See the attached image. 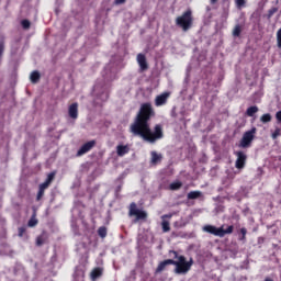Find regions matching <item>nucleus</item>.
I'll use <instances>...</instances> for the list:
<instances>
[{
    "label": "nucleus",
    "mask_w": 281,
    "mask_h": 281,
    "mask_svg": "<svg viewBox=\"0 0 281 281\" xmlns=\"http://www.w3.org/2000/svg\"><path fill=\"white\" fill-rule=\"evenodd\" d=\"M276 12H278V8H271L268 11V19H271V16H273V14H276Z\"/></svg>",
    "instance_id": "obj_33"
},
{
    "label": "nucleus",
    "mask_w": 281,
    "mask_h": 281,
    "mask_svg": "<svg viewBox=\"0 0 281 281\" xmlns=\"http://www.w3.org/2000/svg\"><path fill=\"white\" fill-rule=\"evenodd\" d=\"M203 231L213 236H218V238H225L227 234H234V225L227 226L226 229H223V226L216 227L214 225H205Z\"/></svg>",
    "instance_id": "obj_3"
},
{
    "label": "nucleus",
    "mask_w": 281,
    "mask_h": 281,
    "mask_svg": "<svg viewBox=\"0 0 281 281\" xmlns=\"http://www.w3.org/2000/svg\"><path fill=\"white\" fill-rule=\"evenodd\" d=\"M4 49H5V41L2 38L0 41V58H1V56H3Z\"/></svg>",
    "instance_id": "obj_29"
},
{
    "label": "nucleus",
    "mask_w": 281,
    "mask_h": 281,
    "mask_svg": "<svg viewBox=\"0 0 281 281\" xmlns=\"http://www.w3.org/2000/svg\"><path fill=\"white\" fill-rule=\"evenodd\" d=\"M280 135H281V130H280V127H277L274 130V132L272 133L271 137H272V139H278V137H280Z\"/></svg>",
    "instance_id": "obj_28"
},
{
    "label": "nucleus",
    "mask_w": 281,
    "mask_h": 281,
    "mask_svg": "<svg viewBox=\"0 0 281 281\" xmlns=\"http://www.w3.org/2000/svg\"><path fill=\"white\" fill-rule=\"evenodd\" d=\"M21 25L24 30H30V20H22Z\"/></svg>",
    "instance_id": "obj_30"
},
{
    "label": "nucleus",
    "mask_w": 281,
    "mask_h": 281,
    "mask_svg": "<svg viewBox=\"0 0 281 281\" xmlns=\"http://www.w3.org/2000/svg\"><path fill=\"white\" fill-rule=\"evenodd\" d=\"M38 188L45 192V190H47L49 188V183L43 182L42 184H40Z\"/></svg>",
    "instance_id": "obj_35"
},
{
    "label": "nucleus",
    "mask_w": 281,
    "mask_h": 281,
    "mask_svg": "<svg viewBox=\"0 0 281 281\" xmlns=\"http://www.w3.org/2000/svg\"><path fill=\"white\" fill-rule=\"evenodd\" d=\"M128 153H131V147H128V145L116 146V155L119 157H124V155H128Z\"/></svg>",
    "instance_id": "obj_15"
},
{
    "label": "nucleus",
    "mask_w": 281,
    "mask_h": 281,
    "mask_svg": "<svg viewBox=\"0 0 281 281\" xmlns=\"http://www.w3.org/2000/svg\"><path fill=\"white\" fill-rule=\"evenodd\" d=\"M37 225H38V220L36 218V211H34L31 218L27 222V227H36Z\"/></svg>",
    "instance_id": "obj_17"
},
{
    "label": "nucleus",
    "mask_w": 281,
    "mask_h": 281,
    "mask_svg": "<svg viewBox=\"0 0 281 281\" xmlns=\"http://www.w3.org/2000/svg\"><path fill=\"white\" fill-rule=\"evenodd\" d=\"M55 177H56V172H55V171L48 173V176H47L45 182L48 183V184H50L52 181H54Z\"/></svg>",
    "instance_id": "obj_27"
},
{
    "label": "nucleus",
    "mask_w": 281,
    "mask_h": 281,
    "mask_svg": "<svg viewBox=\"0 0 281 281\" xmlns=\"http://www.w3.org/2000/svg\"><path fill=\"white\" fill-rule=\"evenodd\" d=\"M168 98H170V92H162L157 95L155 99V106H164V104L168 103Z\"/></svg>",
    "instance_id": "obj_9"
},
{
    "label": "nucleus",
    "mask_w": 281,
    "mask_h": 281,
    "mask_svg": "<svg viewBox=\"0 0 281 281\" xmlns=\"http://www.w3.org/2000/svg\"><path fill=\"white\" fill-rule=\"evenodd\" d=\"M164 160V155L157 153V151H150V165L151 166H158V164H161Z\"/></svg>",
    "instance_id": "obj_11"
},
{
    "label": "nucleus",
    "mask_w": 281,
    "mask_h": 281,
    "mask_svg": "<svg viewBox=\"0 0 281 281\" xmlns=\"http://www.w3.org/2000/svg\"><path fill=\"white\" fill-rule=\"evenodd\" d=\"M193 21L194 19L192 18V11L187 10L186 12L182 13V15L176 19V25H178V27H181L183 32H188V30L192 27Z\"/></svg>",
    "instance_id": "obj_4"
},
{
    "label": "nucleus",
    "mask_w": 281,
    "mask_h": 281,
    "mask_svg": "<svg viewBox=\"0 0 281 281\" xmlns=\"http://www.w3.org/2000/svg\"><path fill=\"white\" fill-rule=\"evenodd\" d=\"M211 5H216L218 3V0H210Z\"/></svg>",
    "instance_id": "obj_38"
},
{
    "label": "nucleus",
    "mask_w": 281,
    "mask_h": 281,
    "mask_svg": "<svg viewBox=\"0 0 281 281\" xmlns=\"http://www.w3.org/2000/svg\"><path fill=\"white\" fill-rule=\"evenodd\" d=\"M68 115L71 120H78V103H72L68 108Z\"/></svg>",
    "instance_id": "obj_14"
},
{
    "label": "nucleus",
    "mask_w": 281,
    "mask_h": 281,
    "mask_svg": "<svg viewBox=\"0 0 281 281\" xmlns=\"http://www.w3.org/2000/svg\"><path fill=\"white\" fill-rule=\"evenodd\" d=\"M276 120L278 124H281V110L276 113Z\"/></svg>",
    "instance_id": "obj_36"
},
{
    "label": "nucleus",
    "mask_w": 281,
    "mask_h": 281,
    "mask_svg": "<svg viewBox=\"0 0 281 281\" xmlns=\"http://www.w3.org/2000/svg\"><path fill=\"white\" fill-rule=\"evenodd\" d=\"M137 63L139 65L140 71H146L148 69V61L146 60V55L139 53L137 55Z\"/></svg>",
    "instance_id": "obj_12"
},
{
    "label": "nucleus",
    "mask_w": 281,
    "mask_h": 281,
    "mask_svg": "<svg viewBox=\"0 0 281 281\" xmlns=\"http://www.w3.org/2000/svg\"><path fill=\"white\" fill-rule=\"evenodd\" d=\"M235 5L238 8V10H240L247 5V0H235Z\"/></svg>",
    "instance_id": "obj_26"
},
{
    "label": "nucleus",
    "mask_w": 281,
    "mask_h": 281,
    "mask_svg": "<svg viewBox=\"0 0 281 281\" xmlns=\"http://www.w3.org/2000/svg\"><path fill=\"white\" fill-rule=\"evenodd\" d=\"M271 115L269 113H266L261 115L260 122H262V124H269V122H271Z\"/></svg>",
    "instance_id": "obj_22"
},
{
    "label": "nucleus",
    "mask_w": 281,
    "mask_h": 281,
    "mask_svg": "<svg viewBox=\"0 0 281 281\" xmlns=\"http://www.w3.org/2000/svg\"><path fill=\"white\" fill-rule=\"evenodd\" d=\"M98 235L100 238H106V226H100L98 228Z\"/></svg>",
    "instance_id": "obj_23"
},
{
    "label": "nucleus",
    "mask_w": 281,
    "mask_h": 281,
    "mask_svg": "<svg viewBox=\"0 0 281 281\" xmlns=\"http://www.w3.org/2000/svg\"><path fill=\"white\" fill-rule=\"evenodd\" d=\"M175 263V259H166L164 261H160L155 270V274L157 276V273H161L162 271H166V267H168V265H173Z\"/></svg>",
    "instance_id": "obj_10"
},
{
    "label": "nucleus",
    "mask_w": 281,
    "mask_h": 281,
    "mask_svg": "<svg viewBox=\"0 0 281 281\" xmlns=\"http://www.w3.org/2000/svg\"><path fill=\"white\" fill-rule=\"evenodd\" d=\"M257 128L252 127L250 131L244 133L241 139L239 140V148H251L254 139H256Z\"/></svg>",
    "instance_id": "obj_5"
},
{
    "label": "nucleus",
    "mask_w": 281,
    "mask_h": 281,
    "mask_svg": "<svg viewBox=\"0 0 281 281\" xmlns=\"http://www.w3.org/2000/svg\"><path fill=\"white\" fill-rule=\"evenodd\" d=\"M240 32H243V27L240 26V24L235 25L233 30V36L235 37L240 36Z\"/></svg>",
    "instance_id": "obj_24"
},
{
    "label": "nucleus",
    "mask_w": 281,
    "mask_h": 281,
    "mask_svg": "<svg viewBox=\"0 0 281 281\" xmlns=\"http://www.w3.org/2000/svg\"><path fill=\"white\" fill-rule=\"evenodd\" d=\"M161 228H162V232L166 234L168 232H170V222L168 221H162L161 222Z\"/></svg>",
    "instance_id": "obj_25"
},
{
    "label": "nucleus",
    "mask_w": 281,
    "mask_h": 281,
    "mask_svg": "<svg viewBox=\"0 0 281 281\" xmlns=\"http://www.w3.org/2000/svg\"><path fill=\"white\" fill-rule=\"evenodd\" d=\"M103 273H104V268L95 267V268L90 272V280L97 281L98 278H102Z\"/></svg>",
    "instance_id": "obj_13"
},
{
    "label": "nucleus",
    "mask_w": 281,
    "mask_h": 281,
    "mask_svg": "<svg viewBox=\"0 0 281 281\" xmlns=\"http://www.w3.org/2000/svg\"><path fill=\"white\" fill-rule=\"evenodd\" d=\"M95 146V140H90L83 144L77 151V157H82V155H87L93 147Z\"/></svg>",
    "instance_id": "obj_8"
},
{
    "label": "nucleus",
    "mask_w": 281,
    "mask_h": 281,
    "mask_svg": "<svg viewBox=\"0 0 281 281\" xmlns=\"http://www.w3.org/2000/svg\"><path fill=\"white\" fill-rule=\"evenodd\" d=\"M43 196H45V191H43V189L38 188V192L36 195V201H41L43 199Z\"/></svg>",
    "instance_id": "obj_31"
},
{
    "label": "nucleus",
    "mask_w": 281,
    "mask_h": 281,
    "mask_svg": "<svg viewBox=\"0 0 281 281\" xmlns=\"http://www.w3.org/2000/svg\"><path fill=\"white\" fill-rule=\"evenodd\" d=\"M115 5H122L126 3V0H114Z\"/></svg>",
    "instance_id": "obj_37"
},
{
    "label": "nucleus",
    "mask_w": 281,
    "mask_h": 281,
    "mask_svg": "<svg viewBox=\"0 0 281 281\" xmlns=\"http://www.w3.org/2000/svg\"><path fill=\"white\" fill-rule=\"evenodd\" d=\"M238 234H239L238 240H240L241 243H247V228L245 227L240 228Z\"/></svg>",
    "instance_id": "obj_18"
},
{
    "label": "nucleus",
    "mask_w": 281,
    "mask_h": 281,
    "mask_svg": "<svg viewBox=\"0 0 281 281\" xmlns=\"http://www.w3.org/2000/svg\"><path fill=\"white\" fill-rule=\"evenodd\" d=\"M169 254L173 255V258L178 261L173 260L175 273L178 276H186L192 269V265H194V259L190 258V260H186V256L180 255L177 250H169Z\"/></svg>",
    "instance_id": "obj_2"
},
{
    "label": "nucleus",
    "mask_w": 281,
    "mask_h": 281,
    "mask_svg": "<svg viewBox=\"0 0 281 281\" xmlns=\"http://www.w3.org/2000/svg\"><path fill=\"white\" fill-rule=\"evenodd\" d=\"M162 218H172V214L162 215Z\"/></svg>",
    "instance_id": "obj_39"
},
{
    "label": "nucleus",
    "mask_w": 281,
    "mask_h": 281,
    "mask_svg": "<svg viewBox=\"0 0 281 281\" xmlns=\"http://www.w3.org/2000/svg\"><path fill=\"white\" fill-rule=\"evenodd\" d=\"M155 115L157 113L153 103H142L133 123L130 125V133L135 137H142L148 144H155L159 139H164V127L160 124H156L154 131L150 128V121Z\"/></svg>",
    "instance_id": "obj_1"
},
{
    "label": "nucleus",
    "mask_w": 281,
    "mask_h": 281,
    "mask_svg": "<svg viewBox=\"0 0 281 281\" xmlns=\"http://www.w3.org/2000/svg\"><path fill=\"white\" fill-rule=\"evenodd\" d=\"M25 232H26L25 227L18 228V236H20V238H23V235L25 234Z\"/></svg>",
    "instance_id": "obj_34"
},
{
    "label": "nucleus",
    "mask_w": 281,
    "mask_h": 281,
    "mask_svg": "<svg viewBox=\"0 0 281 281\" xmlns=\"http://www.w3.org/2000/svg\"><path fill=\"white\" fill-rule=\"evenodd\" d=\"M30 80L32 85H37V82L41 81V72H38V70L32 71L30 75Z\"/></svg>",
    "instance_id": "obj_16"
},
{
    "label": "nucleus",
    "mask_w": 281,
    "mask_h": 281,
    "mask_svg": "<svg viewBox=\"0 0 281 281\" xmlns=\"http://www.w3.org/2000/svg\"><path fill=\"white\" fill-rule=\"evenodd\" d=\"M234 155L237 157L235 161V168H237V170H243V168H245V164H247V154L239 150L235 151Z\"/></svg>",
    "instance_id": "obj_7"
},
{
    "label": "nucleus",
    "mask_w": 281,
    "mask_h": 281,
    "mask_svg": "<svg viewBox=\"0 0 281 281\" xmlns=\"http://www.w3.org/2000/svg\"><path fill=\"white\" fill-rule=\"evenodd\" d=\"M128 216H135L136 221H146V218H148V213L137 209V203L132 202L128 207Z\"/></svg>",
    "instance_id": "obj_6"
},
{
    "label": "nucleus",
    "mask_w": 281,
    "mask_h": 281,
    "mask_svg": "<svg viewBox=\"0 0 281 281\" xmlns=\"http://www.w3.org/2000/svg\"><path fill=\"white\" fill-rule=\"evenodd\" d=\"M188 199L189 200H194L201 198V191H191L188 193Z\"/></svg>",
    "instance_id": "obj_21"
},
{
    "label": "nucleus",
    "mask_w": 281,
    "mask_h": 281,
    "mask_svg": "<svg viewBox=\"0 0 281 281\" xmlns=\"http://www.w3.org/2000/svg\"><path fill=\"white\" fill-rule=\"evenodd\" d=\"M182 187H183V183L181 181H176L170 183L169 190H181Z\"/></svg>",
    "instance_id": "obj_20"
},
{
    "label": "nucleus",
    "mask_w": 281,
    "mask_h": 281,
    "mask_svg": "<svg viewBox=\"0 0 281 281\" xmlns=\"http://www.w3.org/2000/svg\"><path fill=\"white\" fill-rule=\"evenodd\" d=\"M256 113H258V106L257 105L249 106L246 110V115H248V117H254L256 115Z\"/></svg>",
    "instance_id": "obj_19"
},
{
    "label": "nucleus",
    "mask_w": 281,
    "mask_h": 281,
    "mask_svg": "<svg viewBox=\"0 0 281 281\" xmlns=\"http://www.w3.org/2000/svg\"><path fill=\"white\" fill-rule=\"evenodd\" d=\"M36 245H37V247L45 245V239L43 238V236H38L36 238Z\"/></svg>",
    "instance_id": "obj_32"
}]
</instances>
